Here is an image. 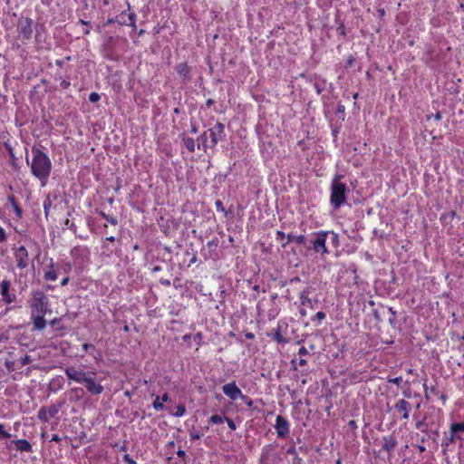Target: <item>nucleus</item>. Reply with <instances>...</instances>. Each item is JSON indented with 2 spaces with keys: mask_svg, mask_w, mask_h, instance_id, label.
<instances>
[{
  "mask_svg": "<svg viewBox=\"0 0 464 464\" xmlns=\"http://www.w3.org/2000/svg\"><path fill=\"white\" fill-rule=\"evenodd\" d=\"M102 216L109 222L111 223V225H114L116 226L118 224V221L115 218L111 217V216H109V215H106L105 213H102Z\"/></svg>",
  "mask_w": 464,
  "mask_h": 464,
  "instance_id": "obj_31",
  "label": "nucleus"
},
{
  "mask_svg": "<svg viewBox=\"0 0 464 464\" xmlns=\"http://www.w3.org/2000/svg\"><path fill=\"white\" fill-rule=\"evenodd\" d=\"M16 445V450L21 452H32L33 448L31 443L26 440H16L14 441Z\"/></svg>",
  "mask_w": 464,
  "mask_h": 464,
  "instance_id": "obj_20",
  "label": "nucleus"
},
{
  "mask_svg": "<svg viewBox=\"0 0 464 464\" xmlns=\"http://www.w3.org/2000/svg\"><path fill=\"white\" fill-rule=\"evenodd\" d=\"M213 103H214V101H213V100H211V99H208V100L207 101V102H206V104H207V106H208V107H210Z\"/></svg>",
  "mask_w": 464,
  "mask_h": 464,
  "instance_id": "obj_59",
  "label": "nucleus"
},
{
  "mask_svg": "<svg viewBox=\"0 0 464 464\" xmlns=\"http://www.w3.org/2000/svg\"><path fill=\"white\" fill-rule=\"evenodd\" d=\"M101 99V96L97 92H92L89 95V101L92 103L97 102Z\"/></svg>",
  "mask_w": 464,
  "mask_h": 464,
  "instance_id": "obj_32",
  "label": "nucleus"
},
{
  "mask_svg": "<svg viewBox=\"0 0 464 464\" xmlns=\"http://www.w3.org/2000/svg\"><path fill=\"white\" fill-rule=\"evenodd\" d=\"M325 316H326L325 313L320 311V312L316 313L315 319L322 321L325 318Z\"/></svg>",
  "mask_w": 464,
  "mask_h": 464,
  "instance_id": "obj_43",
  "label": "nucleus"
},
{
  "mask_svg": "<svg viewBox=\"0 0 464 464\" xmlns=\"http://www.w3.org/2000/svg\"><path fill=\"white\" fill-rule=\"evenodd\" d=\"M285 233L283 231H277L276 232V239L283 241L285 239Z\"/></svg>",
  "mask_w": 464,
  "mask_h": 464,
  "instance_id": "obj_48",
  "label": "nucleus"
},
{
  "mask_svg": "<svg viewBox=\"0 0 464 464\" xmlns=\"http://www.w3.org/2000/svg\"><path fill=\"white\" fill-rule=\"evenodd\" d=\"M106 240L113 242L115 240V237H109L106 238Z\"/></svg>",
  "mask_w": 464,
  "mask_h": 464,
  "instance_id": "obj_62",
  "label": "nucleus"
},
{
  "mask_svg": "<svg viewBox=\"0 0 464 464\" xmlns=\"http://www.w3.org/2000/svg\"><path fill=\"white\" fill-rule=\"evenodd\" d=\"M59 322H60V319H58V318H54V319H53V320L50 322V324H51V325H55V324H57Z\"/></svg>",
  "mask_w": 464,
  "mask_h": 464,
  "instance_id": "obj_55",
  "label": "nucleus"
},
{
  "mask_svg": "<svg viewBox=\"0 0 464 464\" xmlns=\"http://www.w3.org/2000/svg\"><path fill=\"white\" fill-rule=\"evenodd\" d=\"M416 428H417L418 430H420L421 431H423V432H425V433L428 431V425H427V423L424 421V420H420V421H418V422L416 423Z\"/></svg>",
  "mask_w": 464,
  "mask_h": 464,
  "instance_id": "obj_30",
  "label": "nucleus"
},
{
  "mask_svg": "<svg viewBox=\"0 0 464 464\" xmlns=\"http://www.w3.org/2000/svg\"><path fill=\"white\" fill-rule=\"evenodd\" d=\"M460 432H464V422L452 423L450 425V437L449 438L450 442H454L456 440H463Z\"/></svg>",
  "mask_w": 464,
  "mask_h": 464,
  "instance_id": "obj_14",
  "label": "nucleus"
},
{
  "mask_svg": "<svg viewBox=\"0 0 464 464\" xmlns=\"http://www.w3.org/2000/svg\"><path fill=\"white\" fill-rule=\"evenodd\" d=\"M189 436H190V440H199L201 438V434H199L198 432H196V431H190Z\"/></svg>",
  "mask_w": 464,
  "mask_h": 464,
  "instance_id": "obj_41",
  "label": "nucleus"
},
{
  "mask_svg": "<svg viewBox=\"0 0 464 464\" xmlns=\"http://www.w3.org/2000/svg\"><path fill=\"white\" fill-rule=\"evenodd\" d=\"M90 347H92V344H90V343H83V344H82V349H83L85 352H87V351H88V349H89Z\"/></svg>",
  "mask_w": 464,
  "mask_h": 464,
  "instance_id": "obj_53",
  "label": "nucleus"
},
{
  "mask_svg": "<svg viewBox=\"0 0 464 464\" xmlns=\"http://www.w3.org/2000/svg\"><path fill=\"white\" fill-rule=\"evenodd\" d=\"M10 200L13 202V205H14V209H15L16 214H17L18 216H21V215H22V210H21V208L16 205V203H15V201H14V197H12V198H10Z\"/></svg>",
  "mask_w": 464,
  "mask_h": 464,
  "instance_id": "obj_40",
  "label": "nucleus"
},
{
  "mask_svg": "<svg viewBox=\"0 0 464 464\" xmlns=\"http://www.w3.org/2000/svg\"><path fill=\"white\" fill-rule=\"evenodd\" d=\"M288 241H294L299 245H304L305 243V237L304 235L295 236L293 234L287 235Z\"/></svg>",
  "mask_w": 464,
  "mask_h": 464,
  "instance_id": "obj_24",
  "label": "nucleus"
},
{
  "mask_svg": "<svg viewBox=\"0 0 464 464\" xmlns=\"http://www.w3.org/2000/svg\"><path fill=\"white\" fill-rule=\"evenodd\" d=\"M394 410L401 414V418L403 420H408L411 406L409 401L404 399H401L395 403Z\"/></svg>",
  "mask_w": 464,
  "mask_h": 464,
  "instance_id": "obj_13",
  "label": "nucleus"
},
{
  "mask_svg": "<svg viewBox=\"0 0 464 464\" xmlns=\"http://www.w3.org/2000/svg\"><path fill=\"white\" fill-rule=\"evenodd\" d=\"M51 207H52V200H51L50 197L48 196L44 202V209L45 217H48L49 210H50Z\"/></svg>",
  "mask_w": 464,
  "mask_h": 464,
  "instance_id": "obj_25",
  "label": "nucleus"
},
{
  "mask_svg": "<svg viewBox=\"0 0 464 464\" xmlns=\"http://www.w3.org/2000/svg\"><path fill=\"white\" fill-rule=\"evenodd\" d=\"M191 132H192V133H196V132H197V128H196V126H194V125H192V126H191Z\"/></svg>",
  "mask_w": 464,
  "mask_h": 464,
  "instance_id": "obj_61",
  "label": "nucleus"
},
{
  "mask_svg": "<svg viewBox=\"0 0 464 464\" xmlns=\"http://www.w3.org/2000/svg\"><path fill=\"white\" fill-rule=\"evenodd\" d=\"M33 158L31 162L26 157L27 164L31 166L33 175L37 178L42 186H45L52 169V162L49 157L40 149L34 147L32 149Z\"/></svg>",
  "mask_w": 464,
  "mask_h": 464,
  "instance_id": "obj_1",
  "label": "nucleus"
},
{
  "mask_svg": "<svg viewBox=\"0 0 464 464\" xmlns=\"http://www.w3.org/2000/svg\"><path fill=\"white\" fill-rule=\"evenodd\" d=\"M429 392L435 396H438L440 394V392L436 386H431L430 388H429Z\"/></svg>",
  "mask_w": 464,
  "mask_h": 464,
  "instance_id": "obj_44",
  "label": "nucleus"
},
{
  "mask_svg": "<svg viewBox=\"0 0 464 464\" xmlns=\"http://www.w3.org/2000/svg\"><path fill=\"white\" fill-rule=\"evenodd\" d=\"M67 378L78 383H83L87 392L92 395H100L103 392V386L95 382L94 372H84L75 367H67L64 369Z\"/></svg>",
  "mask_w": 464,
  "mask_h": 464,
  "instance_id": "obj_2",
  "label": "nucleus"
},
{
  "mask_svg": "<svg viewBox=\"0 0 464 464\" xmlns=\"http://www.w3.org/2000/svg\"><path fill=\"white\" fill-rule=\"evenodd\" d=\"M275 429L279 438H285L289 434V422L282 415H278L276 420Z\"/></svg>",
  "mask_w": 464,
  "mask_h": 464,
  "instance_id": "obj_10",
  "label": "nucleus"
},
{
  "mask_svg": "<svg viewBox=\"0 0 464 464\" xmlns=\"http://www.w3.org/2000/svg\"><path fill=\"white\" fill-rule=\"evenodd\" d=\"M70 85H71L70 82H68L66 80H62L61 82H60V86L63 90H67L70 87Z\"/></svg>",
  "mask_w": 464,
  "mask_h": 464,
  "instance_id": "obj_42",
  "label": "nucleus"
},
{
  "mask_svg": "<svg viewBox=\"0 0 464 464\" xmlns=\"http://www.w3.org/2000/svg\"><path fill=\"white\" fill-rule=\"evenodd\" d=\"M186 409L183 404H179L176 408V411L173 413L176 417H181L185 414Z\"/></svg>",
  "mask_w": 464,
  "mask_h": 464,
  "instance_id": "obj_27",
  "label": "nucleus"
},
{
  "mask_svg": "<svg viewBox=\"0 0 464 464\" xmlns=\"http://www.w3.org/2000/svg\"><path fill=\"white\" fill-rule=\"evenodd\" d=\"M12 435L5 430L4 424L0 423V440L9 439Z\"/></svg>",
  "mask_w": 464,
  "mask_h": 464,
  "instance_id": "obj_29",
  "label": "nucleus"
},
{
  "mask_svg": "<svg viewBox=\"0 0 464 464\" xmlns=\"http://www.w3.org/2000/svg\"><path fill=\"white\" fill-rule=\"evenodd\" d=\"M306 363H307V362H306L305 359L301 358V359L298 360V364L300 366H304V365H306Z\"/></svg>",
  "mask_w": 464,
  "mask_h": 464,
  "instance_id": "obj_52",
  "label": "nucleus"
},
{
  "mask_svg": "<svg viewBox=\"0 0 464 464\" xmlns=\"http://www.w3.org/2000/svg\"><path fill=\"white\" fill-rule=\"evenodd\" d=\"M68 282H69V277H65V278H63V279L62 280L61 285H62L63 286H64V285H66L68 284Z\"/></svg>",
  "mask_w": 464,
  "mask_h": 464,
  "instance_id": "obj_54",
  "label": "nucleus"
},
{
  "mask_svg": "<svg viewBox=\"0 0 464 464\" xmlns=\"http://www.w3.org/2000/svg\"><path fill=\"white\" fill-rule=\"evenodd\" d=\"M208 130L204 131L199 137L198 140L201 142L198 145V150H202L203 151L207 152L208 148H209V142H208Z\"/></svg>",
  "mask_w": 464,
  "mask_h": 464,
  "instance_id": "obj_22",
  "label": "nucleus"
},
{
  "mask_svg": "<svg viewBox=\"0 0 464 464\" xmlns=\"http://www.w3.org/2000/svg\"><path fill=\"white\" fill-rule=\"evenodd\" d=\"M397 445V440L394 436L389 435L383 437L382 449L387 452L392 451Z\"/></svg>",
  "mask_w": 464,
  "mask_h": 464,
  "instance_id": "obj_18",
  "label": "nucleus"
},
{
  "mask_svg": "<svg viewBox=\"0 0 464 464\" xmlns=\"http://www.w3.org/2000/svg\"><path fill=\"white\" fill-rule=\"evenodd\" d=\"M225 420L227 421V423L231 430H235L237 429L235 422L231 419L225 418Z\"/></svg>",
  "mask_w": 464,
  "mask_h": 464,
  "instance_id": "obj_37",
  "label": "nucleus"
},
{
  "mask_svg": "<svg viewBox=\"0 0 464 464\" xmlns=\"http://www.w3.org/2000/svg\"><path fill=\"white\" fill-rule=\"evenodd\" d=\"M160 396H157L155 401H153V408L156 410V411H161L164 409V405H163V402L160 401Z\"/></svg>",
  "mask_w": 464,
  "mask_h": 464,
  "instance_id": "obj_28",
  "label": "nucleus"
},
{
  "mask_svg": "<svg viewBox=\"0 0 464 464\" xmlns=\"http://www.w3.org/2000/svg\"><path fill=\"white\" fill-rule=\"evenodd\" d=\"M208 137L210 139L209 148L214 149L218 142L225 138L224 124L217 122L212 128L208 129Z\"/></svg>",
  "mask_w": 464,
  "mask_h": 464,
  "instance_id": "obj_5",
  "label": "nucleus"
},
{
  "mask_svg": "<svg viewBox=\"0 0 464 464\" xmlns=\"http://www.w3.org/2000/svg\"><path fill=\"white\" fill-rule=\"evenodd\" d=\"M225 420V418L221 417L220 415H212L209 418V422L212 424H219L222 423Z\"/></svg>",
  "mask_w": 464,
  "mask_h": 464,
  "instance_id": "obj_26",
  "label": "nucleus"
},
{
  "mask_svg": "<svg viewBox=\"0 0 464 464\" xmlns=\"http://www.w3.org/2000/svg\"><path fill=\"white\" fill-rule=\"evenodd\" d=\"M431 117H433L436 121H440L442 119L441 113L440 111L434 115L427 116L428 120H430Z\"/></svg>",
  "mask_w": 464,
  "mask_h": 464,
  "instance_id": "obj_45",
  "label": "nucleus"
},
{
  "mask_svg": "<svg viewBox=\"0 0 464 464\" xmlns=\"http://www.w3.org/2000/svg\"><path fill=\"white\" fill-rule=\"evenodd\" d=\"M289 242H290V241H288V239H287L286 241H284V242L282 243V246H283V247H285Z\"/></svg>",
  "mask_w": 464,
  "mask_h": 464,
  "instance_id": "obj_64",
  "label": "nucleus"
},
{
  "mask_svg": "<svg viewBox=\"0 0 464 464\" xmlns=\"http://www.w3.org/2000/svg\"><path fill=\"white\" fill-rule=\"evenodd\" d=\"M177 454H178V456H179V457H183V456H185V451H184V450H178Z\"/></svg>",
  "mask_w": 464,
  "mask_h": 464,
  "instance_id": "obj_60",
  "label": "nucleus"
},
{
  "mask_svg": "<svg viewBox=\"0 0 464 464\" xmlns=\"http://www.w3.org/2000/svg\"><path fill=\"white\" fill-rule=\"evenodd\" d=\"M51 441L59 442V441H61V438L57 434H53L52 436Z\"/></svg>",
  "mask_w": 464,
  "mask_h": 464,
  "instance_id": "obj_50",
  "label": "nucleus"
},
{
  "mask_svg": "<svg viewBox=\"0 0 464 464\" xmlns=\"http://www.w3.org/2000/svg\"><path fill=\"white\" fill-rule=\"evenodd\" d=\"M310 292H311V287H307V288L304 289L300 293V301H301L302 305L313 308V301L309 297Z\"/></svg>",
  "mask_w": 464,
  "mask_h": 464,
  "instance_id": "obj_19",
  "label": "nucleus"
},
{
  "mask_svg": "<svg viewBox=\"0 0 464 464\" xmlns=\"http://www.w3.org/2000/svg\"><path fill=\"white\" fill-rule=\"evenodd\" d=\"M298 354H299L300 356H304V355L308 354V351H307V349H306L304 346H302V347L299 349V351H298Z\"/></svg>",
  "mask_w": 464,
  "mask_h": 464,
  "instance_id": "obj_46",
  "label": "nucleus"
},
{
  "mask_svg": "<svg viewBox=\"0 0 464 464\" xmlns=\"http://www.w3.org/2000/svg\"><path fill=\"white\" fill-rule=\"evenodd\" d=\"M6 233L5 229L0 227V243L6 241Z\"/></svg>",
  "mask_w": 464,
  "mask_h": 464,
  "instance_id": "obj_39",
  "label": "nucleus"
},
{
  "mask_svg": "<svg viewBox=\"0 0 464 464\" xmlns=\"http://www.w3.org/2000/svg\"><path fill=\"white\" fill-rule=\"evenodd\" d=\"M291 282L294 283V282H300V278L299 277H294L293 279H291Z\"/></svg>",
  "mask_w": 464,
  "mask_h": 464,
  "instance_id": "obj_63",
  "label": "nucleus"
},
{
  "mask_svg": "<svg viewBox=\"0 0 464 464\" xmlns=\"http://www.w3.org/2000/svg\"><path fill=\"white\" fill-rule=\"evenodd\" d=\"M239 399H241L246 404L247 407L251 408L253 406V401L246 395L242 393V397H240Z\"/></svg>",
  "mask_w": 464,
  "mask_h": 464,
  "instance_id": "obj_33",
  "label": "nucleus"
},
{
  "mask_svg": "<svg viewBox=\"0 0 464 464\" xmlns=\"http://www.w3.org/2000/svg\"><path fill=\"white\" fill-rule=\"evenodd\" d=\"M33 362L31 356L29 355H24L22 359H21V363L22 365H26V364H29Z\"/></svg>",
  "mask_w": 464,
  "mask_h": 464,
  "instance_id": "obj_34",
  "label": "nucleus"
},
{
  "mask_svg": "<svg viewBox=\"0 0 464 464\" xmlns=\"http://www.w3.org/2000/svg\"><path fill=\"white\" fill-rule=\"evenodd\" d=\"M329 235L333 236V241H338V236L334 232H330Z\"/></svg>",
  "mask_w": 464,
  "mask_h": 464,
  "instance_id": "obj_58",
  "label": "nucleus"
},
{
  "mask_svg": "<svg viewBox=\"0 0 464 464\" xmlns=\"http://www.w3.org/2000/svg\"><path fill=\"white\" fill-rule=\"evenodd\" d=\"M31 314H46L48 310V298L42 291H36L33 294L31 300Z\"/></svg>",
  "mask_w": 464,
  "mask_h": 464,
  "instance_id": "obj_4",
  "label": "nucleus"
},
{
  "mask_svg": "<svg viewBox=\"0 0 464 464\" xmlns=\"http://www.w3.org/2000/svg\"><path fill=\"white\" fill-rule=\"evenodd\" d=\"M176 71L181 77L182 82H188L190 79L189 67L186 63H181L177 65Z\"/></svg>",
  "mask_w": 464,
  "mask_h": 464,
  "instance_id": "obj_16",
  "label": "nucleus"
},
{
  "mask_svg": "<svg viewBox=\"0 0 464 464\" xmlns=\"http://www.w3.org/2000/svg\"><path fill=\"white\" fill-rule=\"evenodd\" d=\"M11 283L9 280L5 279L0 284V293L2 295V299L5 304H12L16 300V295L13 293H10Z\"/></svg>",
  "mask_w": 464,
  "mask_h": 464,
  "instance_id": "obj_9",
  "label": "nucleus"
},
{
  "mask_svg": "<svg viewBox=\"0 0 464 464\" xmlns=\"http://www.w3.org/2000/svg\"><path fill=\"white\" fill-rule=\"evenodd\" d=\"M60 410V407L58 405H52L49 408L42 407L38 411L37 417L40 420L44 422L49 421L51 418L55 417V415L58 413Z\"/></svg>",
  "mask_w": 464,
  "mask_h": 464,
  "instance_id": "obj_12",
  "label": "nucleus"
},
{
  "mask_svg": "<svg viewBox=\"0 0 464 464\" xmlns=\"http://www.w3.org/2000/svg\"><path fill=\"white\" fill-rule=\"evenodd\" d=\"M183 145L188 149L189 152H194L196 150V143L193 138L184 137L182 139Z\"/></svg>",
  "mask_w": 464,
  "mask_h": 464,
  "instance_id": "obj_23",
  "label": "nucleus"
},
{
  "mask_svg": "<svg viewBox=\"0 0 464 464\" xmlns=\"http://www.w3.org/2000/svg\"><path fill=\"white\" fill-rule=\"evenodd\" d=\"M215 205H216V208H217L218 211H221V212H224V213L226 212V209H225V208H224V206H223V204H222V202L220 200H217Z\"/></svg>",
  "mask_w": 464,
  "mask_h": 464,
  "instance_id": "obj_38",
  "label": "nucleus"
},
{
  "mask_svg": "<svg viewBox=\"0 0 464 464\" xmlns=\"http://www.w3.org/2000/svg\"><path fill=\"white\" fill-rule=\"evenodd\" d=\"M343 175H336L331 183V197L330 203L334 209L340 207L346 201L347 186L341 181Z\"/></svg>",
  "mask_w": 464,
  "mask_h": 464,
  "instance_id": "obj_3",
  "label": "nucleus"
},
{
  "mask_svg": "<svg viewBox=\"0 0 464 464\" xmlns=\"http://www.w3.org/2000/svg\"><path fill=\"white\" fill-rule=\"evenodd\" d=\"M286 453L289 454V455H293V456H296L297 455V452H296V450L295 447H290L287 450H286Z\"/></svg>",
  "mask_w": 464,
  "mask_h": 464,
  "instance_id": "obj_49",
  "label": "nucleus"
},
{
  "mask_svg": "<svg viewBox=\"0 0 464 464\" xmlns=\"http://www.w3.org/2000/svg\"><path fill=\"white\" fill-rule=\"evenodd\" d=\"M423 389H424V393H425V399L426 400H430V392H429V387L426 383H423Z\"/></svg>",
  "mask_w": 464,
  "mask_h": 464,
  "instance_id": "obj_47",
  "label": "nucleus"
},
{
  "mask_svg": "<svg viewBox=\"0 0 464 464\" xmlns=\"http://www.w3.org/2000/svg\"><path fill=\"white\" fill-rule=\"evenodd\" d=\"M33 21L30 18H21L17 24V32L23 41L29 40L33 34Z\"/></svg>",
  "mask_w": 464,
  "mask_h": 464,
  "instance_id": "obj_6",
  "label": "nucleus"
},
{
  "mask_svg": "<svg viewBox=\"0 0 464 464\" xmlns=\"http://www.w3.org/2000/svg\"><path fill=\"white\" fill-rule=\"evenodd\" d=\"M14 256L19 269H24L29 266V254L25 246H21L14 249Z\"/></svg>",
  "mask_w": 464,
  "mask_h": 464,
  "instance_id": "obj_8",
  "label": "nucleus"
},
{
  "mask_svg": "<svg viewBox=\"0 0 464 464\" xmlns=\"http://www.w3.org/2000/svg\"><path fill=\"white\" fill-rule=\"evenodd\" d=\"M388 382H392V383H394V384L399 386L401 383V382H402V377L399 376V377H395V378H392V379H389Z\"/></svg>",
  "mask_w": 464,
  "mask_h": 464,
  "instance_id": "obj_36",
  "label": "nucleus"
},
{
  "mask_svg": "<svg viewBox=\"0 0 464 464\" xmlns=\"http://www.w3.org/2000/svg\"><path fill=\"white\" fill-rule=\"evenodd\" d=\"M65 225L69 226L71 229L75 230L76 227L73 223H70L69 219L65 220Z\"/></svg>",
  "mask_w": 464,
  "mask_h": 464,
  "instance_id": "obj_51",
  "label": "nucleus"
},
{
  "mask_svg": "<svg viewBox=\"0 0 464 464\" xmlns=\"http://www.w3.org/2000/svg\"><path fill=\"white\" fill-rule=\"evenodd\" d=\"M136 14L134 13L129 14L130 25L132 27H136L135 24Z\"/></svg>",
  "mask_w": 464,
  "mask_h": 464,
  "instance_id": "obj_35",
  "label": "nucleus"
},
{
  "mask_svg": "<svg viewBox=\"0 0 464 464\" xmlns=\"http://www.w3.org/2000/svg\"><path fill=\"white\" fill-rule=\"evenodd\" d=\"M161 400H162L163 402L168 401L169 395L167 393L163 394L162 397H161Z\"/></svg>",
  "mask_w": 464,
  "mask_h": 464,
  "instance_id": "obj_57",
  "label": "nucleus"
},
{
  "mask_svg": "<svg viewBox=\"0 0 464 464\" xmlns=\"http://www.w3.org/2000/svg\"><path fill=\"white\" fill-rule=\"evenodd\" d=\"M45 314H31V320L33 322V328L36 331H42L46 326L44 319Z\"/></svg>",
  "mask_w": 464,
  "mask_h": 464,
  "instance_id": "obj_15",
  "label": "nucleus"
},
{
  "mask_svg": "<svg viewBox=\"0 0 464 464\" xmlns=\"http://www.w3.org/2000/svg\"><path fill=\"white\" fill-rule=\"evenodd\" d=\"M125 459L128 461L129 464H136L135 461L129 458V455H125Z\"/></svg>",
  "mask_w": 464,
  "mask_h": 464,
  "instance_id": "obj_56",
  "label": "nucleus"
},
{
  "mask_svg": "<svg viewBox=\"0 0 464 464\" xmlns=\"http://www.w3.org/2000/svg\"><path fill=\"white\" fill-rule=\"evenodd\" d=\"M222 391L226 396L232 401H236L242 397L241 390L237 386L235 382H228L222 387Z\"/></svg>",
  "mask_w": 464,
  "mask_h": 464,
  "instance_id": "obj_11",
  "label": "nucleus"
},
{
  "mask_svg": "<svg viewBox=\"0 0 464 464\" xmlns=\"http://www.w3.org/2000/svg\"><path fill=\"white\" fill-rule=\"evenodd\" d=\"M330 231H321L315 235V239L312 241L313 249L316 253L327 254L328 249L325 246L327 236Z\"/></svg>",
  "mask_w": 464,
  "mask_h": 464,
  "instance_id": "obj_7",
  "label": "nucleus"
},
{
  "mask_svg": "<svg viewBox=\"0 0 464 464\" xmlns=\"http://www.w3.org/2000/svg\"><path fill=\"white\" fill-rule=\"evenodd\" d=\"M44 277L47 281H55L57 279V273L54 269V264L53 260H51L50 266L45 270Z\"/></svg>",
  "mask_w": 464,
  "mask_h": 464,
  "instance_id": "obj_21",
  "label": "nucleus"
},
{
  "mask_svg": "<svg viewBox=\"0 0 464 464\" xmlns=\"http://www.w3.org/2000/svg\"><path fill=\"white\" fill-rule=\"evenodd\" d=\"M267 335L272 337L277 343H286L288 340L285 338L282 334V326L278 325L275 330L271 333H268Z\"/></svg>",
  "mask_w": 464,
  "mask_h": 464,
  "instance_id": "obj_17",
  "label": "nucleus"
}]
</instances>
